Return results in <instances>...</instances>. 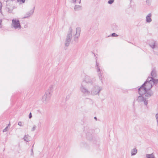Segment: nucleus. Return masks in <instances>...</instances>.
<instances>
[{
	"instance_id": "26",
	"label": "nucleus",
	"mask_w": 158,
	"mask_h": 158,
	"mask_svg": "<svg viewBox=\"0 0 158 158\" xmlns=\"http://www.w3.org/2000/svg\"><path fill=\"white\" fill-rule=\"evenodd\" d=\"M111 36L112 37H117L118 36V35L115 33H113L111 34Z\"/></svg>"
},
{
	"instance_id": "11",
	"label": "nucleus",
	"mask_w": 158,
	"mask_h": 158,
	"mask_svg": "<svg viewBox=\"0 0 158 158\" xmlns=\"http://www.w3.org/2000/svg\"><path fill=\"white\" fill-rule=\"evenodd\" d=\"M153 94V92L151 90H147L145 92V93L143 95V97L146 98L148 102V98L151 97ZM148 103V102H147Z\"/></svg>"
},
{
	"instance_id": "22",
	"label": "nucleus",
	"mask_w": 158,
	"mask_h": 158,
	"mask_svg": "<svg viewBox=\"0 0 158 158\" xmlns=\"http://www.w3.org/2000/svg\"><path fill=\"white\" fill-rule=\"evenodd\" d=\"M70 1L72 3L74 4H75L78 1L79 4L81 3V0H70Z\"/></svg>"
},
{
	"instance_id": "1",
	"label": "nucleus",
	"mask_w": 158,
	"mask_h": 158,
	"mask_svg": "<svg viewBox=\"0 0 158 158\" xmlns=\"http://www.w3.org/2000/svg\"><path fill=\"white\" fill-rule=\"evenodd\" d=\"M146 83H144L138 89V92L139 95L136 97V100L139 102H143L145 106H147L148 104L146 98L143 97V95L145 93L147 89L145 87V84Z\"/></svg>"
},
{
	"instance_id": "24",
	"label": "nucleus",
	"mask_w": 158,
	"mask_h": 158,
	"mask_svg": "<svg viewBox=\"0 0 158 158\" xmlns=\"http://www.w3.org/2000/svg\"><path fill=\"white\" fill-rule=\"evenodd\" d=\"M114 1V0H109L108 2V3L110 4H112Z\"/></svg>"
},
{
	"instance_id": "2",
	"label": "nucleus",
	"mask_w": 158,
	"mask_h": 158,
	"mask_svg": "<svg viewBox=\"0 0 158 158\" xmlns=\"http://www.w3.org/2000/svg\"><path fill=\"white\" fill-rule=\"evenodd\" d=\"M88 88L89 89L90 95L93 96L96 95H99L100 92L103 89V88L101 86L98 85H90L88 86Z\"/></svg>"
},
{
	"instance_id": "15",
	"label": "nucleus",
	"mask_w": 158,
	"mask_h": 158,
	"mask_svg": "<svg viewBox=\"0 0 158 158\" xmlns=\"http://www.w3.org/2000/svg\"><path fill=\"white\" fill-rule=\"evenodd\" d=\"M152 15L151 13H150L148 14V15L146 16V21L147 22L150 23L152 21Z\"/></svg>"
},
{
	"instance_id": "25",
	"label": "nucleus",
	"mask_w": 158,
	"mask_h": 158,
	"mask_svg": "<svg viewBox=\"0 0 158 158\" xmlns=\"http://www.w3.org/2000/svg\"><path fill=\"white\" fill-rule=\"evenodd\" d=\"M36 128V126L35 125H34L33 127L31 129V131H34L35 130Z\"/></svg>"
},
{
	"instance_id": "27",
	"label": "nucleus",
	"mask_w": 158,
	"mask_h": 158,
	"mask_svg": "<svg viewBox=\"0 0 158 158\" xmlns=\"http://www.w3.org/2000/svg\"><path fill=\"white\" fill-rule=\"evenodd\" d=\"M96 69L97 70V72L98 73V72H101V71L100 69L99 68V66H98V67H96Z\"/></svg>"
},
{
	"instance_id": "6",
	"label": "nucleus",
	"mask_w": 158,
	"mask_h": 158,
	"mask_svg": "<svg viewBox=\"0 0 158 158\" xmlns=\"http://www.w3.org/2000/svg\"><path fill=\"white\" fill-rule=\"evenodd\" d=\"M151 75V77H150V79L152 81L153 85H157L158 83V79H155L157 77V75L156 70L154 68L152 71Z\"/></svg>"
},
{
	"instance_id": "31",
	"label": "nucleus",
	"mask_w": 158,
	"mask_h": 158,
	"mask_svg": "<svg viewBox=\"0 0 158 158\" xmlns=\"http://www.w3.org/2000/svg\"><path fill=\"white\" fill-rule=\"evenodd\" d=\"M8 127H6V128L3 130V132H6L7 131Z\"/></svg>"
},
{
	"instance_id": "4",
	"label": "nucleus",
	"mask_w": 158,
	"mask_h": 158,
	"mask_svg": "<svg viewBox=\"0 0 158 158\" xmlns=\"http://www.w3.org/2000/svg\"><path fill=\"white\" fill-rule=\"evenodd\" d=\"M87 87L88 88V86H87L85 84L84 82L83 81L80 87V90L81 91L85 96L90 95L89 89H88Z\"/></svg>"
},
{
	"instance_id": "12",
	"label": "nucleus",
	"mask_w": 158,
	"mask_h": 158,
	"mask_svg": "<svg viewBox=\"0 0 158 158\" xmlns=\"http://www.w3.org/2000/svg\"><path fill=\"white\" fill-rule=\"evenodd\" d=\"M80 29L79 27H77L76 29V34L74 37V40L76 42L78 41V38L80 36Z\"/></svg>"
},
{
	"instance_id": "5",
	"label": "nucleus",
	"mask_w": 158,
	"mask_h": 158,
	"mask_svg": "<svg viewBox=\"0 0 158 158\" xmlns=\"http://www.w3.org/2000/svg\"><path fill=\"white\" fill-rule=\"evenodd\" d=\"M72 29L70 27L69 29V31L67 34L66 39L64 42V45L65 47H68L71 41L72 38Z\"/></svg>"
},
{
	"instance_id": "34",
	"label": "nucleus",
	"mask_w": 158,
	"mask_h": 158,
	"mask_svg": "<svg viewBox=\"0 0 158 158\" xmlns=\"http://www.w3.org/2000/svg\"><path fill=\"white\" fill-rule=\"evenodd\" d=\"M96 67H98V66H99V65H98V62H97V61H96Z\"/></svg>"
},
{
	"instance_id": "38",
	"label": "nucleus",
	"mask_w": 158,
	"mask_h": 158,
	"mask_svg": "<svg viewBox=\"0 0 158 158\" xmlns=\"http://www.w3.org/2000/svg\"><path fill=\"white\" fill-rule=\"evenodd\" d=\"M9 125H10V123H9V124H8V126H9Z\"/></svg>"
},
{
	"instance_id": "33",
	"label": "nucleus",
	"mask_w": 158,
	"mask_h": 158,
	"mask_svg": "<svg viewBox=\"0 0 158 158\" xmlns=\"http://www.w3.org/2000/svg\"><path fill=\"white\" fill-rule=\"evenodd\" d=\"M18 125L20 126H22V123L21 122H19L18 123Z\"/></svg>"
},
{
	"instance_id": "20",
	"label": "nucleus",
	"mask_w": 158,
	"mask_h": 158,
	"mask_svg": "<svg viewBox=\"0 0 158 158\" xmlns=\"http://www.w3.org/2000/svg\"><path fill=\"white\" fill-rule=\"evenodd\" d=\"M146 157L147 158H155V157L153 153L151 154H147L146 155Z\"/></svg>"
},
{
	"instance_id": "32",
	"label": "nucleus",
	"mask_w": 158,
	"mask_h": 158,
	"mask_svg": "<svg viewBox=\"0 0 158 158\" xmlns=\"http://www.w3.org/2000/svg\"><path fill=\"white\" fill-rule=\"evenodd\" d=\"M32 114H31V112H30L29 114V118H32Z\"/></svg>"
},
{
	"instance_id": "37",
	"label": "nucleus",
	"mask_w": 158,
	"mask_h": 158,
	"mask_svg": "<svg viewBox=\"0 0 158 158\" xmlns=\"http://www.w3.org/2000/svg\"><path fill=\"white\" fill-rule=\"evenodd\" d=\"M33 147H34V145H32V148H33Z\"/></svg>"
},
{
	"instance_id": "3",
	"label": "nucleus",
	"mask_w": 158,
	"mask_h": 158,
	"mask_svg": "<svg viewBox=\"0 0 158 158\" xmlns=\"http://www.w3.org/2000/svg\"><path fill=\"white\" fill-rule=\"evenodd\" d=\"M53 89V86L52 85L50 86L49 89L43 96L42 100L44 103H47L50 100V98L52 95Z\"/></svg>"
},
{
	"instance_id": "7",
	"label": "nucleus",
	"mask_w": 158,
	"mask_h": 158,
	"mask_svg": "<svg viewBox=\"0 0 158 158\" xmlns=\"http://www.w3.org/2000/svg\"><path fill=\"white\" fill-rule=\"evenodd\" d=\"M150 79V77H149L144 83H146L145 84V87L147 90H151V89L154 85L152 81Z\"/></svg>"
},
{
	"instance_id": "18",
	"label": "nucleus",
	"mask_w": 158,
	"mask_h": 158,
	"mask_svg": "<svg viewBox=\"0 0 158 158\" xmlns=\"http://www.w3.org/2000/svg\"><path fill=\"white\" fill-rule=\"evenodd\" d=\"M102 73H101V72H98V76L99 77V79L101 81L102 83L103 82V80L102 79L103 77H102Z\"/></svg>"
},
{
	"instance_id": "8",
	"label": "nucleus",
	"mask_w": 158,
	"mask_h": 158,
	"mask_svg": "<svg viewBox=\"0 0 158 158\" xmlns=\"http://www.w3.org/2000/svg\"><path fill=\"white\" fill-rule=\"evenodd\" d=\"M11 25L15 29H19L21 28L20 21L18 19H13Z\"/></svg>"
},
{
	"instance_id": "19",
	"label": "nucleus",
	"mask_w": 158,
	"mask_h": 158,
	"mask_svg": "<svg viewBox=\"0 0 158 158\" xmlns=\"http://www.w3.org/2000/svg\"><path fill=\"white\" fill-rule=\"evenodd\" d=\"M137 152V150L136 148H133L131 151V156L135 155Z\"/></svg>"
},
{
	"instance_id": "36",
	"label": "nucleus",
	"mask_w": 158,
	"mask_h": 158,
	"mask_svg": "<svg viewBox=\"0 0 158 158\" xmlns=\"http://www.w3.org/2000/svg\"><path fill=\"white\" fill-rule=\"evenodd\" d=\"M94 119H95L96 120H97V118L96 117H94Z\"/></svg>"
},
{
	"instance_id": "23",
	"label": "nucleus",
	"mask_w": 158,
	"mask_h": 158,
	"mask_svg": "<svg viewBox=\"0 0 158 158\" xmlns=\"http://www.w3.org/2000/svg\"><path fill=\"white\" fill-rule=\"evenodd\" d=\"M143 0L145 1V0ZM145 1L147 5H149L151 4L152 0H145Z\"/></svg>"
},
{
	"instance_id": "10",
	"label": "nucleus",
	"mask_w": 158,
	"mask_h": 158,
	"mask_svg": "<svg viewBox=\"0 0 158 158\" xmlns=\"http://www.w3.org/2000/svg\"><path fill=\"white\" fill-rule=\"evenodd\" d=\"M85 84L87 86H89L90 85H92L93 84V82L92 79L88 76L86 75L85 77L84 81H83Z\"/></svg>"
},
{
	"instance_id": "9",
	"label": "nucleus",
	"mask_w": 158,
	"mask_h": 158,
	"mask_svg": "<svg viewBox=\"0 0 158 158\" xmlns=\"http://www.w3.org/2000/svg\"><path fill=\"white\" fill-rule=\"evenodd\" d=\"M84 130L85 132L87 139L89 140L91 139L92 138L93 130L90 129L88 127L85 128Z\"/></svg>"
},
{
	"instance_id": "30",
	"label": "nucleus",
	"mask_w": 158,
	"mask_h": 158,
	"mask_svg": "<svg viewBox=\"0 0 158 158\" xmlns=\"http://www.w3.org/2000/svg\"><path fill=\"white\" fill-rule=\"evenodd\" d=\"M2 3L0 2V12H2Z\"/></svg>"
},
{
	"instance_id": "35",
	"label": "nucleus",
	"mask_w": 158,
	"mask_h": 158,
	"mask_svg": "<svg viewBox=\"0 0 158 158\" xmlns=\"http://www.w3.org/2000/svg\"><path fill=\"white\" fill-rule=\"evenodd\" d=\"M2 22V19H0V27H1V23Z\"/></svg>"
},
{
	"instance_id": "29",
	"label": "nucleus",
	"mask_w": 158,
	"mask_h": 158,
	"mask_svg": "<svg viewBox=\"0 0 158 158\" xmlns=\"http://www.w3.org/2000/svg\"><path fill=\"white\" fill-rule=\"evenodd\" d=\"M31 156H33L34 155V153H33V148H31Z\"/></svg>"
},
{
	"instance_id": "39",
	"label": "nucleus",
	"mask_w": 158,
	"mask_h": 158,
	"mask_svg": "<svg viewBox=\"0 0 158 158\" xmlns=\"http://www.w3.org/2000/svg\"><path fill=\"white\" fill-rule=\"evenodd\" d=\"M68 97H69V96H67L66 98H67Z\"/></svg>"
},
{
	"instance_id": "28",
	"label": "nucleus",
	"mask_w": 158,
	"mask_h": 158,
	"mask_svg": "<svg viewBox=\"0 0 158 158\" xmlns=\"http://www.w3.org/2000/svg\"><path fill=\"white\" fill-rule=\"evenodd\" d=\"M155 117L156 118V121L157 123V125H158V113H157L156 114Z\"/></svg>"
},
{
	"instance_id": "14",
	"label": "nucleus",
	"mask_w": 158,
	"mask_h": 158,
	"mask_svg": "<svg viewBox=\"0 0 158 158\" xmlns=\"http://www.w3.org/2000/svg\"><path fill=\"white\" fill-rule=\"evenodd\" d=\"M34 8H35V7H34L33 9L31 10L30 11L27 12L26 14V16H24V17H23V18L25 19V18H27L28 17H29L30 16L32 15L34 12Z\"/></svg>"
},
{
	"instance_id": "13",
	"label": "nucleus",
	"mask_w": 158,
	"mask_h": 158,
	"mask_svg": "<svg viewBox=\"0 0 158 158\" xmlns=\"http://www.w3.org/2000/svg\"><path fill=\"white\" fill-rule=\"evenodd\" d=\"M150 46L152 49L158 48V44L157 42L154 40H152L149 44Z\"/></svg>"
},
{
	"instance_id": "16",
	"label": "nucleus",
	"mask_w": 158,
	"mask_h": 158,
	"mask_svg": "<svg viewBox=\"0 0 158 158\" xmlns=\"http://www.w3.org/2000/svg\"><path fill=\"white\" fill-rule=\"evenodd\" d=\"M23 139L26 142H29L31 139V137L28 135H26L24 137Z\"/></svg>"
},
{
	"instance_id": "17",
	"label": "nucleus",
	"mask_w": 158,
	"mask_h": 158,
	"mask_svg": "<svg viewBox=\"0 0 158 158\" xmlns=\"http://www.w3.org/2000/svg\"><path fill=\"white\" fill-rule=\"evenodd\" d=\"M82 7L80 5H75L74 7V9L76 11H78L81 10Z\"/></svg>"
},
{
	"instance_id": "21",
	"label": "nucleus",
	"mask_w": 158,
	"mask_h": 158,
	"mask_svg": "<svg viewBox=\"0 0 158 158\" xmlns=\"http://www.w3.org/2000/svg\"><path fill=\"white\" fill-rule=\"evenodd\" d=\"M17 1L19 2H20V3H23L25 2V0H16ZM9 1H15V0H7L6 1V2H9Z\"/></svg>"
}]
</instances>
